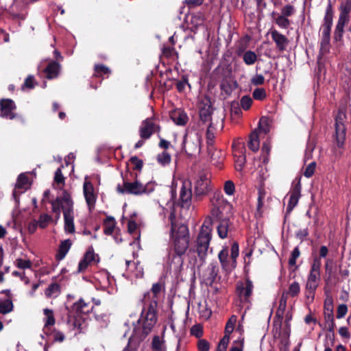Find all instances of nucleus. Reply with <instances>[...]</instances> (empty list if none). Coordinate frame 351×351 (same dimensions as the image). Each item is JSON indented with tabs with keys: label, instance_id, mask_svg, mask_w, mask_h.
Listing matches in <instances>:
<instances>
[{
	"label": "nucleus",
	"instance_id": "obj_4",
	"mask_svg": "<svg viewBox=\"0 0 351 351\" xmlns=\"http://www.w3.org/2000/svg\"><path fill=\"white\" fill-rule=\"evenodd\" d=\"M156 306V304H150L143 308L138 320V324L139 327L141 328L142 332L138 334V329L135 328L133 338H136L138 341H141L152 331L157 322Z\"/></svg>",
	"mask_w": 351,
	"mask_h": 351
},
{
	"label": "nucleus",
	"instance_id": "obj_2",
	"mask_svg": "<svg viewBox=\"0 0 351 351\" xmlns=\"http://www.w3.org/2000/svg\"><path fill=\"white\" fill-rule=\"evenodd\" d=\"M169 219L171 223L169 233V245L175 253L176 256H182L189 247L190 233L189 228L184 224L176 221L174 213H171Z\"/></svg>",
	"mask_w": 351,
	"mask_h": 351
},
{
	"label": "nucleus",
	"instance_id": "obj_12",
	"mask_svg": "<svg viewBox=\"0 0 351 351\" xmlns=\"http://www.w3.org/2000/svg\"><path fill=\"white\" fill-rule=\"evenodd\" d=\"M195 197L206 195L210 191V180L205 173H199L193 183Z\"/></svg>",
	"mask_w": 351,
	"mask_h": 351
},
{
	"label": "nucleus",
	"instance_id": "obj_62",
	"mask_svg": "<svg viewBox=\"0 0 351 351\" xmlns=\"http://www.w3.org/2000/svg\"><path fill=\"white\" fill-rule=\"evenodd\" d=\"M294 13V8L291 5H287L281 10V15L288 17Z\"/></svg>",
	"mask_w": 351,
	"mask_h": 351
},
{
	"label": "nucleus",
	"instance_id": "obj_37",
	"mask_svg": "<svg viewBox=\"0 0 351 351\" xmlns=\"http://www.w3.org/2000/svg\"><path fill=\"white\" fill-rule=\"evenodd\" d=\"M13 303L11 300L7 299L0 301V313L7 314L12 311Z\"/></svg>",
	"mask_w": 351,
	"mask_h": 351
},
{
	"label": "nucleus",
	"instance_id": "obj_61",
	"mask_svg": "<svg viewBox=\"0 0 351 351\" xmlns=\"http://www.w3.org/2000/svg\"><path fill=\"white\" fill-rule=\"evenodd\" d=\"M208 271L211 279H215L218 274V267L215 263H211L208 267Z\"/></svg>",
	"mask_w": 351,
	"mask_h": 351
},
{
	"label": "nucleus",
	"instance_id": "obj_25",
	"mask_svg": "<svg viewBox=\"0 0 351 351\" xmlns=\"http://www.w3.org/2000/svg\"><path fill=\"white\" fill-rule=\"evenodd\" d=\"M171 117L173 122L179 125H185L189 119L186 114L181 110H177L171 112Z\"/></svg>",
	"mask_w": 351,
	"mask_h": 351
},
{
	"label": "nucleus",
	"instance_id": "obj_58",
	"mask_svg": "<svg viewBox=\"0 0 351 351\" xmlns=\"http://www.w3.org/2000/svg\"><path fill=\"white\" fill-rule=\"evenodd\" d=\"M315 167H316V163L315 162H311L306 168L304 172V175L305 177L306 178H311L314 172H315Z\"/></svg>",
	"mask_w": 351,
	"mask_h": 351
},
{
	"label": "nucleus",
	"instance_id": "obj_30",
	"mask_svg": "<svg viewBox=\"0 0 351 351\" xmlns=\"http://www.w3.org/2000/svg\"><path fill=\"white\" fill-rule=\"evenodd\" d=\"M71 246V241L70 239H66L62 241L59 247V252L58 254V258L62 259L65 257L66 254L70 250Z\"/></svg>",
	"mask_w": 351,
	"mask_h": 351
},
{
	"label": "nucleus",
	"instance_id": "obj_11",
	"mask_svg": "<svg viewBox=\"0 0 351 351\" xmlns=\"http://www.w3.org/2000/svg\"><path fill=\"white\" fill-rule=\"evenodd\" d=\"M253 288V284L249 279L237 282V294L239 298L240 306L241 304H249L250 303V298L252 293Z\"/></svg>",
	"mask_w": 351,
	"mask_h": 351
},
{
	"label": "nucleus",
	"instance_id": "obj_59",
	"mask_svg": "<svg viewBox=\"0 0 351 351\" xmlns=\"http://www.w3.org/2000/svg\"><path fill=\"white\" fill-rule=\"evenodd\" d=\"M191 333L192 335L199 338L203 335V328L201 325L197 324L193 326L191 329Z\"/></svg>",
	"mask_w": 351,
	"mask_h": 351
},
{
	"label": "nucleus",
	"instance_id": "obj_32",
	"mask_svg": "<svg viewBox=\"0 0 351 351\" xmlns=\"http://www.w3.org/2000/svg\"><path fill=\"white\" fill-rule=\"evenodd\" d=\"M237 330L240 332L241 336L237 340L233 341L230 351H243L244 346V337L242 336L243 330L239 327Z\"/></svg>",
	"mask_w": 351,
	"mask_h": 351
},
{
	"label": "nucleus",
	"instance_id": "obj_47",
	"mask_svg": "<svg viewBox=\"0 0 351 351\" xmlns=\"http://www.w3.org/2000/svg\"><path fill=\"white\" fill-rule=\"evenodd\" d=\"M157 161L162 166L168 165L171 161V156L166 152H163L157 156Z\"/></svg>",
	"mask_w": 351,
	"mask_h": 351
},
{
	"label": "nucleus",
	"instance_id": "obj_39",
	"mask_svg": "<svg viewBox=\"0 0 351 351\" xmlns=\"http://www.w3.org/2000/svg\"><path fill=\"white\" fill-rule=\"evenodd\" d=\"M216 129L212 123H209L206 130L207 143L210 145H213L215 137Z\"/></svg>",
	"mask_w": 351,
	"mask_h": 351
},
{
	"label": "nucleus",
	"instance_id": "obj_50",
	"mask_svg": "<svg viewBox=\"0 0 351 351\" xmlns=\"http://www.w3.org/2000/svg\"><path fill=\"white\" fill-rule=\"evenodd\" d=\"M322 263L319 258H315L313 260V263L311 265L310 274H313L316 275H320V268H321Z\"/></svg>",
	"mask_w": 351,
	"mask_h": 351
},
{
	"label": "nucleus",
	"instance_id": "obj_35",
	"mask_svg": "<svg viewBox=\"0 0 351 351\" xmlns=\"http://www.w3.org/2000/svg\"><path fill=\"white\" fill-rule=\"evenodd\" d=\"M43 313L45 315L44 328L46 329L48 326L54 325L56 321L52 310L45 308Z\"/></svg>",
	"mask_w": 351,
	"mask_h": 351
},
{
	"label": "nucleus",
	"instance_id": "obj_44",
	"mask_svg": "<svg viewBox=\"0 0 351 351\" xmlns=\"http://www.w3.org/2000/svg\"><path fill=\"white\" fill-rule=\"evenodd\" d=\"M115 228V221L112 218H108L104 222V233L112 234Z\"/></svg>",
	"mask_w": 351,
	"mask_h": 351
},
{
	"label": "nucleus",
	"instance_id": "obj_20",
	"mask_svg": "<svg viewBox=\"0 0 351 351\" xmlns=\"http://www.w3.org/2000/svg\"><path fill=\"white\" fill-rule=\"evenodd\" d=\"M301 186L298 183L292 190L290 194L289 200L287 207V213H290L295 206L298 204L300 197Z\"/></svg>",
	"mask_w": 351,
	"mask_h": 351
},
{
	"label": "nucleus",
	"instance_id": "obj_48",
	"mask_svg": "<svg viewBox=\"0 0 351 351\" xmlns=\"http://www.w3.org/2000/svg\"><path fill=\"white\" fill-rule=\"evenodd\" d=\"M64 177L62 173V168H58L55 172L54 182L62 188L64 185Z\"/></svg>",
	"mask_w": 351,
	"mask_h": 351
},
{
	"label": "nucleus",
	"instance_id": "obj_26",
	"mask_svg": "<svg viewBox=\"0 0 351 351\" xmlns=\"http://www.w3.org/2000/svg\"><path fill=\"white\" fill-rule=\"evenodd\" d=\"M61 289L60 285L56 282L51 283L45 291L47 298H56L60 294Z\"/></svg>",
	"mask_w": 351,
	"mask_h": 351
},
{
	"label": "nucleus",
	"instance_id": "obj_13",
	"mask_svg": "<svg viewBox=\"0 0 351 351\" xmlns=\"http://www.w3.org/2000/svg\"><path fill=\"white\" fill-rule=\"evenodd\" d=\"M160 130L156 120L152 117L144 120L139 128V135L143 139H148L155 132Z\"/></svg>",
	"mask_w": 351,
	"mask_h": 351
},
{
	"label": "nucleus",
	"instance_id": "obj_63",
	"mask_svg": "<svg viewBox=\"0 0 351 351\" xmlns=\"http://www.w3.org/2000/svg\"><path fill=\"white\" fill-rule=\"evenodd\" d=\"M130 162L133 165V168L136 170H141L143 167V161L136 156L130 158Z\"/></svg>",
	"mask_w": 351,
	"mask_h": 351
},
{
	"label": "nucleus",
	"instance_id": "obj_36",
	"mask_svg": "<svg viewBox=\"0 0 351 351\" xmlns=\"http://www.w3.org/2000/svg\"><path fill=\"white\" fill-rule=\"evenodd\" d=\"M237 321V317L236 315H232L230 318L228 319V322L226 323V327H225V335L223 337L228 336V337H230V334L233 332L235 324Z\"/></svg>",
	"mask_w": 351,
	"mask_h": 351
},
{
	"label": "nucleus",
	"instance_id": "obj_42",
	"mask_svg": "<svg viewBox=\"0 0 351 351\" xmlns=\"http://www.w3.org/2000/svg\"><path fill=\"white\" fill-rule=\"evenodd\" d=\"M52 221V218L50 215L43 213L41 214L39 217V219L37 220L38 227L40 228H45Z\"/></svg>",
	"mask_w": 351,
	"mask_h": 351
},
{
	"label": "nucleus",
	"instance_id": "obj_49",
	"mask_svg": "<svg viewBox=\"0 0 351 351\" xmlns=\"http://www.w3.org/2000/svg\"><path fill=\"white\" fill-rule=\"evenodd\" d=\"M276 23L281 28L287 29L290 25L289 20L285 16L280 15L275 19Z\"/></svg>",
	"mask_w": 351,
	"mask_h": 351
},
{
	"label": "nucleus",
	"instance_id": "obj_51",
	"mask_svg": "<svg viewBox=\"0 0 351 351\" xmlns=\"http://www.w3.org/2000/svg\"><path fill=\"white\" fill-rule=\"evenodd\" d=\"M97 256L94 253L93 248L90 247L86 253L85 254L84 258H85L88 263H97L99 261Z\"/></svg>",
	"mask_w": 351,
	"mask_h": 351
},
{
	"label": "nucleus",
	"instance_id": "obj_23",
	"mask_svg": "<svg viewBox=\"0 0 351 351\" xmlns=\"http://www.w3.org/2000/svg\"><path fill=\"white\" fill-rule=\"evenodd\" d=\"M230 221L228 219L225 218L219 221L217 227L218 236L221 239H226L228 237V232L230 228Z\"/></svg>",
	"mask_w": 351,
	"mask_h": 351
},
{
	"label": "nucleus",
	"instance_id": "obj_27",
	"mask_svg": "<svg viewBox=\"0 0 351 351\" xmlns=\"http://www.w3.org/2000/svg\"><path fill=\"white\" fill-rule=\"evenodd\" d=\"M60 71V64L56 62H51L47 67L45 69L47 77L49 79H52L58 76Z\"/></svg>",
	"mask_w": 351,
	"mask_h": 351
},
{
	"label": "nucleus",
	"instance_id": "obj_53",
	"mask_svg": "<svg viewBox=\"0 0 351 351\" xmlns=\"http://www.w3.org/2000/svg\"><path fill=\"white\" fill-rule=\"evenodd\" d=\"M15 265L17 267L25 269L32 267V262L29 260H25L22 258H17L15 261Z\"/></svg>",
	"mask_w": 351,
	"mask_h": 351
},
{
	"label": "nucleus",
	"instance_id": "obj_55",
	"mask_svg": "<svg viewBox=\"0 0 351 351\" xmlns=\"http://www.w3.org/2000/svg\"><path fill=\"white\" fill-rule=\"evenodd\" d=\"M300 252L298 247H295L291 252V257L289 260V264L294 266L296 264V260L300 256Z\"/></svg>",
	"mask_w": 351,
	"mask_h": 351
},
{
	"label": "nucleus",
	"instance_id": "obj_15",
	"mask_svg": "<svg viewBox=\"0 0 351 351\" xmlns=\"http://www.w3.org/2000/svg\"><path fill=\"white\" fill-rule=\"evenodd\" d=\"M16 106L14 102L10 99H3L0 101V116L2 118L8 119H14L16 117V114L14 112Z\"/></svg>",
	"mask_w": 351,
	"mask_h": 351
},
{
	"label": "nucleus",
	"instance_id": "obj_60",
	"mask_svg": "<svg viewBox=\"0 0 351 351\" xmlns=\"http://www.w3.org/2000/svg\"><path fill=\"white\" fill-rule=\"evenodd\" d=\"M95 71L97 75L109 74L110 73L109 69L102 64L95 65Z\"/></svg>",
	"mask_w": 351,
	"mask_h": 351
},
{
	"label": "nucleus",
	"instance_id": "obj_16",
	"mask_svg": "<svg viewBox=\"0 0 351 351\" xmlns=\"http://www.w3.org/2000/svg\"><path fill=\"white\" fill-rule=\"evenodd\" d=\"M83 193L88 209L91 210L94 208L97 200V195L95 193L93 185L88 180V177H85L83 185Z\"/></svg>",
	"mask_w": 351,
	"mask_h": 351
},
{
	"label": "nucleus",
	"instance_id": "obj_7",
	"mask_svg": "<svg viewBox=\"0 0 351 351\" xmlns=\"http://www.w3.org/2000/svg\"><path fill=\"white\" fill-rule=\"evenodd\" d=\"M339 11L338 20L333 34V39L335 42H339L342 40L344 27L350 21L351 0L342 1L339 7Z\"/></svg>",
	"mask_w": 351,
	"mask_h": 351
},
{
	"label": "nucleus",
	"instance_id": "obj_19",
	"mask_svg": "<svg viewBox=\"0 0 351 351\" xmlns=\"http://www.w3.org/2000/svg\"><path fill=\"white\" fill-rule=\"evenodd\" d=\"M29 182L27 176L25 173H21L18 177L15 189L13 191V196L14 199L16 200V196L18 194L25 191L29 188Z\"/></svg>",
	"mask_w": 351,
	"mask_h": 351
},
{
	"label": "nucleus",
	"instance_id": "obj_5",
	"mask_svg": "<svg viewBox=\"0 0 351 351\" xmlns=\"http://www.w3.org/2000/svg\"><path fill=\"white\" fill-rule=\"evenodd\" d=\"M90 307L88 303L80 299L75 302L71 309H68V323L80 331L86 326V314L89 312Z\"/></svg>",
	"mask_w": 351,
	"mask_h": 351
},
{
	"label": "nucleus",
	"instance_id": "obj_45",
	"mask_svg": "<svg viewBox=\"0 0 351 351\" xmlns=\"http://www.w3.org/2000/svg\"><path fill=\"white\" fill-rule=\"evenodd\" d=\"M152 351H165L163 342L158 336H155L152 343Z\"/></svg>",
	"mask_w": 351,
	"mask_h": 351
},
{
	"label": "nucleus",
	"instance_id": "obj_52",
	"mask_svg": "<svg viewBox=\"0 0 351 351\" xmlns=\"http://www.w3.org/2000/svg\"><path fill=\"white\" fill-rule=\"evenodd\" d=\"M224 192L228 195H233L235 192V185L231 180H228L224 183Z\"/></svg>",
	"mask_w": 351,
	"mask_h": 351
},
{
	"label": "nucleus",
	"instance_id": "obj_29",
	"mask_svg": "<svg viewBox=\"0 0 351 351\" xmlns=\"http://www.w3.org/2000/svg\"><path fill=\"white\" fill-rule=\"evenodd\" d=\"M259 145L258 134L256 131H254L250 136L248 146L251 150L256 152L259 149Z\"/></svg>",
	"mask_w": 351,
	"mask_h": 351
},
{
	"label": "nucleus",
	"instance_id": "obj_10",
	"mask_svg": "<svg viewBox=\"0 0 351 351\" xmlns=\"http://www.w3.org/2000/svg\"><path fill=\"white\" fill-rule=\"evenodd\" d=\"M346 112L340 110L338 112L336 117H335V139L336 142L337 147L339 148H343L346 136Z\"/></svg>",
	"mask_w": 351,
	"mask_h": 351
},
{
	"label": "nucleus",
	"instance_id": "obj_38",
	"mask_svg": "<svg viewBox=\"0 0 351 351\" xmlns=\"http://www.w3.org/2000/svg\"><path fill=\"white\" fill-rule=\"evenodd\" d=\"M271 121L267 117H262L259 121V130L264 134H267L271 129Z\"/></svg>",
	"mask_w": 351,
	"mask_h": 351
},
{
	"label": "nucleus",
	"instance_id": "obj_28",
	"mask_svg": "<svg viewBox=\"0 0 351 351\" xmlns=\"http://www.w3.org/2000/svg\"><path fill=\"white\" fill-rule=\"evenodd\" d=\"M333 23V10L332 5L328 4L326 8L325 16L324 18V23L322 26L332 27Z\"/></svg>",
	"mask_w": 351,
	"mask_h": 351
},
{
	"label": "nucleus",
	"instance_id": "obj_14",
	"mask_svg": "<svg viewBox=\"0 0 351 351\" xmlns=\"http://www.w3.org/2000/svg\"><path fill=\"white\" fill-rule=\"evenodd\" d=\"M126 271L123 274L126 278L133 280L134 278H141L143 277L144 271L138 262L126 261Z\"/></svg>",
	"mask_w": 351,
	"mask_h": 351
},
{
	"label": "nucleus",
	"instance_id": "obj_8",
	"mask_svg": "<svg viewBox=\"0 0 351 351\" xmlns=\"http://www.w3.org/2000/svg\"><path fill=\"white\" fill-rule=\"evenodd\" d=\"M202 141V133L195 128L186 130L182 142L183 149L190 156L199 154Z\"/></svg>",
	"mask_w": 351,
	"mask_h": 351
},
{
	"label": "nucleus",
	"instance_id": "obj_33",
	"mask_svg": "<svg viewBox=\"0 0 351 351\" xmlns=\"http://www.w3.org/2000/svg\"><path fill=\"white\" fill-rule=\"evenodd\" d=\"M208 103H210L209 101H207ZM211 114V106L210 104H206L204 107L202 108L199 112V116L201 118V121L204 123L210 121Z\"/></svg>",
	"mask_w": 351,
	"mask_h": 351
},
{
	"label": "nucleus",
	"instance_id": "obj_46",
	"mask_svg": "<svg viewBox=\"0 0 351 351\" xmlns=\"http://www.w3.org/2000/svg\"><path fill=\"white\" fill-rule=\"evenodd\" d=\"M252 97L256 100L263 101L267 97L266 90L263 88H257L252 93Z\"/></svg>",
	"mask_w": 351,
	"mask_h": 351
},
{
	"label": "nucleus",
	"instance_id": "obj_54",
	"mask_svg": "<svg viewBox=\"0 0 351 351\" xmlns=\"http://www.w3.org/2000/svg\"><path fill=\"white\" fill-rule=\"evenodd\" d=\"M252 104V99L247 95H244L241 97L240 101V104L241 108L245 110H247L250 109Z\"/></svg>",
	"mask_w": 351,
	"mask_h": 351
},
{
	"label": "nucleus",
	"instance_id": "obj_9",
	"mask_svg": "<svg viewBox=\"0 0 351 351\" xmlns=\"http://www.w3.org/2000/svg\"><path fill=\"white\" fill-rule=\"evenodd\" d=\"M239 248L237 243H234L231 247L230 256L228 248L221 250L218 258L221 264L222 267L226 270H231L237 266V258L239 256Z\"/></svg>",
	"mask_w": 351,
	"mask_h": 351
},
{
	"label": "nucleus",
	"instance_id": "obj_1",
	"mask_svg": "<svg viewBox=\"0 0 351 351\" xmlns=\"http://www.w3.org/2000/svg\"><path fill=\"white\" fill-rule=\"evenodd\" d=\"M213 220L207 217L202 223L195 245L187 252L186 257L190 266L193 268H199L206 261L210 242L212 239Z\"/></svg>",
	"mask_w": 351,
	"mask_h": 351
},
{
	"label": "nucleus",
	"instance_id": "obj_22",
	"mask_svg": "<svg viewBox=\"0 0 351 351\" xmlns=\"http://www.w3.org/2000/svg\"><path fill=\"white\" fill-rule=\"evenodd\" d=\"M271 37L280 51H284L288 43L287 38L276 30L271 32Z\"/></svg>",
	"mask_w": 351,
	"mask_h": 351
},
{
	"label": "nucleus",
	"instance_id": "obj_21",
	"mask_svg": "<svg viewBox=\"0 0 351 351\" xmlns=\"http://www.w3.org/2000/svg\"><path fill=\"white\" fill-rule=\"evenodd\" d=\"M287 295H285V293H282L280 300L279 306L276 311V317H278V320L275 319L274 321V325L276 326H278L279 327H280L281 326L282 319L283 318V315L287 308Z\"/></svg>",
	"mask_w": 351,
	"mask_h": 351
},
{
	"label": "nucleus",
	"instance_id": "obj_17",
	"mask_svg": "<svg viewBox=\"0 0 351 351\" xmlns=\"http://www.w3.org/2000/svg\"><path fill=\"white\" fill-rule=\"evenodd\" d=\"M319 281L320 275L309 274L306 283V289L308 298H314V293L319 286Z\"/></svg>",
	"mask_w": 351,
	"mask_h": 351
},
{
	"label": "nucleus",
	"instance_id": "obj_41",
	"mask_svg": "<svg viewBox=\"0 0 351 351\" xmlns=\"http://www.w3.org/2000/svg\"><path fill=\"white\" fill-rule=\"evenodd\" d=\"M330 41L329 38H322L320 43V50H319V58L321 56H324L327 54L330 51Z\"/></svg>",
	"mask_w": 351,
	"mask_h": 351
},
{
	"label": "nucleus",
	"instance_id": "obj_18",
	"mask_svg": "<svg viewBox=\"0 0 351 351\" xmlns=\"http://www.w3.org/2000/svg\"><path fill=\"white\" fill-rule=\"evenodd\" d=\"M191 183L185 181L180 190V198L182 207H189L191 203L192 193L191 189Z\"/></svg>",
	"mask_w": 351,
	"mask_h": 351
},
{
	"label": "nucleus",
	"instance_id": "obj_43",
	"mask_svg": "<svg viewBox=\"0 0 351 351\" xmlns=\"http://www.w3.org/2000/svg\"><path fill=\"white\" fill-rule=\"evenodd\" d=\"M204 21V18L203 14L201 13H198L196 14H193L191 17V24L193 25V26L196 29L199 26H201L203 25Z\"/></svg>",
	"mask_w": 351,
	"mask_h": 351
},
{
	"label": "nucleus",
	"instance_id": "obj_64",
	"mask_svg": "<svg viewBox=\"0 0 351 351\" xmlns=\"http://www.w3.org/2000/svg\"><path fill=\"white\" fill-rule=\"evenodd\" d=\"M348 312V307L346 304H340L337 308V318H343Z\"/></svg>",
	"mask_w": 351,
	"mask_h": 351
},
{
	"label": "nucleus",
	"instance_id": "obj_24",
	"mask_svg": "<svg viewBox=\"0 0 351 351\" xmlns=\"http://www.w3.org/2000/svg\"><path fill=\"white\" fill-rule=\"evenodd\" d=\"M240 148L238 147V149ZM243 149H244V146L243 145L241 151H237V149L234 150V156L235 160V169L238 171H241L243 166L245 162V156L243 154Z\"/></svg>",
	"mask_w": 351,
	"mask_h": 351
},
{
	"label": "nucleus",
	"instance_id": "obj_34",
	"mask_svg": "<svg viewBox=\"0 0 351 351\" xmlns=\"http://www.w3.org/2000/svg\"><path fill=\"white\" fill-rule=\"evenodd\" d=\"M243 60L245 64L252 65L257 60V55L254 51L248 50L243 53Z\"/></svg>",
	"mask_w": 351,
	"mask_h": 351
},
{
	"label": "nucleus",
	"instance_id": "obj_3",
	"mask_svg": "<svg viewBox=\"0 0 351 351\" xmlns=\"http://www.w3.org/2000/svg\"><path fill=\"white\" fill-rule=\"evenodd\" d=\"M52 211L57 214V219L60 218V211L62 210L64 216V228L67 234H73L75 231L74 224L73 202L71 195L64 191L62 195L58 197L51 202Z\"/></svg>",
	"mask_w": 351,
	"mask_h": 351
},
{
	"label": "nucleus",
	"instance_id": "obj_40",
	"mask_svg": "<svg viewBox=\"0 0 351 351\" xmlns=\"http://www.w3.org/2000/svg\"><path fill=\"white\" fill-rule=\"evenodd\" d=\"M325 319L328 325L329 330H332L335 327L334 317L332 313V308L327 307L325 311Z\"/></svg>",
	"mask_w": 351,
	"mask_h": 351
},
{
	"label": "nucleus",
	"instance_id": "obj_57",
	"mask_svg": "<svg viewBox=\"0 0 351 351\" xmlns=\"http://www.w3.org/2000/svg\"><path fill=\"white\" fill-rule=\"evenodd\" d=\"M230 337H223L219 341L217 351H226Z\"/></svg>",
	"mask_w": 351,
	"mask_h": 351
},
{
	"label": "nucleus",
	"instance_id": "obj_56",
	"mask_svg": "<svg viewBox=\"0 0 351 351\" xmlns=\"http://www.w3.org/2000/svg\"><path fill=\"white\" fill-rule=\"evenodd\" d=\"M265 82V77L261 74H256L251 79V84L254 86H259L263 84Z\"/></svg>",
	"mask_w": 351,
	"mask_h": 351
},
{
	"label": "nucleus",
	"instance_id": "obj_31",
	"mask_svg": "<svg viewBox=\"0 0 351 351\" xmlns=\"http://www.w3.org/2000/svg\"><path fill=\"white\" fill-rule=\"evenodd\" d=\"M300 284L298 282L294 281L289 285L287 291H284L282 293H285V295H287V298L288 297V295L293 298V297L297 296L300 293Z\"/></svg>",
	"mask_w": 351,
	"mask_h": 351
},
{
	"label": "nucleus",
	"instance_id": "obj_6",
	"mask_svg": "<svg viewBox=\"0 0 351 351\" xmlns=\"http://www.w3.org/2000/svg\"><path fill=\"white\" fill-rule=\"evenodd\" d=\"M134 182H124L123 185L119 184L117 190L121 194H132L135 195H140L142 194H149L153 192L156 186V183L153 181L147 182L143 184L139 180L136 179Z\"/></svg>",
	"mask_w": 351,
	"mask_h": 351
}]
</instances>
